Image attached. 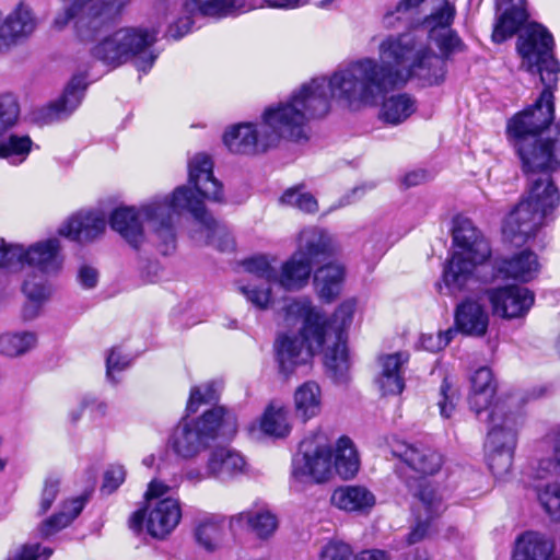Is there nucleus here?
I'll use <instances>...</instances> for the list:
<instances>
[{
    "label": "nucleus",
    "mask_w": 560,
    "mask_h": 560,
    "mask_svg": "<svg viewBox=\"0 0 560 560\" xmlns=\"http://www.w3.org/2000/svg\"><path fill=\"white\" fill-rule=\"evenodd\" d=\"M387 79L388 75L368 59L336 70L329 79H313L285 102L265 109L261 120L265 143L276 145L281 139L308 140L310 120L325 116L332 100L350 109L376 105Z\"/></svg>",
    "instance_id": "f257e3e1"
},
{
    "label": "nucleus",
    "mask_w": 560,
    "mask_h": 560,
    "mask_svg": "<svg viewBox=\"0 0 560 560\" xmlns=\"http://www.w3.org/2000/svg\"><path fill=\"white\" fill-rule=\"evenodd\" d=\"M355 301H343L328 322L306 298L290 301L284 307V325L296 328L280 334L276 341L278 361L284 372L305 364L315 353H324V364L331 377L342 382L349 370L343 330L351 322Z\"/></svg>",
    "instance_id": "f03ea898"
},
{
    "label": "nucleus",
    "mask_w": 560,
    "mask_h": 560,
    "mask_svg": "<svg viewBox=\"0 0 560 560\" xmlns=\"http://www.w3.org/2000/svg\"><path fill=\"white\" fill-rule=\"evenodd\" d=\"M440 55L431 50L428 44L415 33L388 35L378 44V61L365 57L388 75L380 92V98L389 90L405 84L417 77L429 85L439 84L445 77V60L466 51V44L452 27L428 34Z\"/></svg>",
    "instance_id": "7ed1b4c3"
},
{
    "label": "nucleus",
    "mask_w": 560,
    "mask_h": 560,
    "mask_svg": "<svg viewBox=\"0 0 560 560\" xmlns=\"http://www.w3.org/2000/svg\"><path fill=\"white\" fill-rule=\"evenodd\" d=\"M521 68L539 73L544 84L537 101L509 119L506 136L514 149L521 143L534 141L549 128L555 119L553 91L557 89L560 65L553 56V38L538 23L528 24L517 39Z\"/></svg>",
    "instance_id": "20e7f679"
},
{
    "label": "nucleus",
    "mask_w": 560,
    "mask_h": 560,
    "mask_svg": "<svg viewBox=\"0 0 560 560\" xmlns=\"http://www.w3.org/2000/svg\"><path fill=\"white\" fill-rule=\"evenodd\" d=\"M186 189L179 186L172 195L155 197L139 207H119L112 212L109 225L133 248L150 242L167 255L176 248L174 218L183 212L175 202L184 201Z\"/></svg>",
    "instance_id": "39448f33"
},
{
    "label": "nucleus",
    "mask_w": 560,
    "mask_h": 560,
    "mask_svg": "<svg viewBox=\"0 0 560 560\" xmlns=\"http://www.w3.org/2000/svg\"><path fill=\"white\" fill-rule=\"evenodd\" d=\"M213 164L203 153L196 154L188 163L189 184L197 194L187 186L184 201H176L177 208L189 212L195 219L191 237L199 244L212 245L221 252L234 248V240L226 226L217 222L209 214L203 200L220 201L223 197L222 185L213 176Z\"/></svg>",
    "instance_id": "423d86ee"
},
{
    "label": "nucleus",
    "mask_w": 560,
    "mask_h": 560,
    "mask_svg": "<svg viewBox=\"0 0 560 560\" xmlns=\"http://www.w3.org/2000/svg\"><path fill=\"white\" fill-rule=\"evenodd\" d=\"M559 207L560 192L551 176L541 174L530 178L526 197L503 220L504 240L515 246L524 245L557 219Z\"/></svg>",
    "instance_id": "0eeeda50"
},
{
    "label": "nucleus",
    "mask_w": 560,
    "mask_h": 560,
    "mask_svg": "<svg viewBox=\"0 0 560 560\" xmlns=\"http://www.w3.org/2000/svg\"><path fill=\"white\" fill-rule=\"evenodd\" d=\"M453 252L443 270V282L451 294L463 291L479 276L491 258V247L483 234L467 218H456L453 226Z\"/></svg>",
    "instance_id": "6e6552de"
},
{
    "label": "nucleus",
    "mask_w": 560,
    "mask_h": 560,
    "mask_svg": "<svg viewBox=\"0 0 560 560\" xmlns=\"http://www.w3.org/2000/svg\"><path fill=\"white\" fill-rule=\"evenodd\" d=\"M236 429L235 415L222 406H217L199 418H183L174 427L168 445L178 457L192 459L206 451L217 438L231 436Z\"/></svg>",
    "instance_id": "1a4fd4ad"
},
{
    "label": "nucleus",
    "mask_w": 560,
    "mask_h": 560,
    "mask_svg": "<svg viewBox=\"0 0 560 560\" xmlns=\"http://www.w3.org/2000/svg\"><path fill=\"white\" fill-rule=\"evenodd\" d=\"M156 38L155 28L121 27L97 43L92 52L108 66L118 67L131 61L138 71L145 73L158 58L152 49Z\"/></svg>",
    "instance_id": "9d476101"
},
{
    "label": "nucleus",
    "mask_w": 560,
    "mask_h": 560,
    "mask_svg": "<svg viewBox=\"0 0 560 560\" xmlns=\"http://www.w3.org/2000/svg\"><path fill=\"white\" fill-rule=\"evenodd\" d=\"M62 9L57 11L50 27L55 32L66 30L74 21L78 35L91 39L105 24L118 16L131 0H59Z\"/></svg>",
    "instance_id": "9b49d317"
},
{
    "label": "nucleus",
    "mask_w": 560,
    "mask_h": 560,
    "mask_svg": "<svg viewBox=\"0 0 560 560\" xmlns=\"http://www.w3.org/2000/svg\"><path fill=\"white\" fill-rule=\"evenodd\" d=\"M172 488L160 480H152L145 492L147 505L133 512L129 518V527L139 532L147 520L148 533L156 538L168 535L182 518V509L177 498L170 494Z\"/></svg>",
    "instance_id": "f8f14e48"
},
{
    "label": "nucleus",
    "mask_w": 560,
    "mask_h": 560,
    "mask_svg": "<svg viewBox=\"0 0 560 560\" xmlns=\"http://www.w3.org/2000/svg\"><path fill=\"white\" fill-rule=\"evenodd\" d=\"M508 400L498 401L488 416V465L494 476L504 477L511 469L516 445L518 417L506 408Z\"/></svg>",
    "instance_id": "ddd939ff"
},
{
    "label": "nucleus",
    "mask_w": 560,
    "mask_h": 560,
    "mask_svg": "<svg viewBox=\"0 0 560 560\" xmlns=\"http://www.w3.org/2000/svg\"><path fill=\"white\" fill-rule=\"evenodd\" d=\"M292 475L299 480L316 483L332 478V446L324 434H316L301 442L292 460Z\"/></svg>",
    "instance_id": "4468645a"
},
{
    "label": "nucleus",
    "mask_w": 560,
    "mask_h": 560,
    "mask_svg": "<svg viewBox=\"0 0 560 560\" xmlns=\"http://www.w3.org/2000/svg\"><path fill=\"white\" fill-rule=\"evenodd\" d=\"M10 257L16 259V270L28 266L40 276L38 278L59 275L65 265V253L61 241L57 236L39 240L24 246L16 244L10 250Z\"/></svg>",
    "instance_id": "2eb2a0df"
},
{
    "label": "nucleus",
    "mask_w": 560,
    "mask_h": 560,
    "mask_svg": "<svg viewBox=\"0 0 560 560\" xmlns=\"http://www.w3.org/2000/svg\"><path fill=\"white\" fill-rule=\"evenodd\" d=\"M552 455L541 458L535 469L537 498L551 517L560 520V429L548 435Z\"/></svg>",
    "instance_id": "dca6fc26"
},
{
    "label": "nucleus",
    "mask_w": 560,
    "mask_h": 560,
    "mask_svg": "<svg viewBox=\"0 0 560 560\" xmlns=\"http://www.w3.org/2000/svg\"><path fill=\"white\" fill-rule=\"evenodd\" d=\"M244 270L260 281L244 283L240 281L238 291L259 310H267L272 304L271 283L277 282V270L266 256H254L243 261Z\"/></svg>",
    "instance_id": "f3484780"
},
{
    "label": "nucleus",
    "mask_w": 560,
    "mask_h": 560,
    "mask_svg": "<svg viewBox=\"0 0 560 560\" xmlns=\"http://www.w3.org/2000/svg\"><path fill=\"white\" fill-rule=\"evenodd\" d=\"M39 26V18L26 1H20L7 15L0 11V52L30 39Z\"/></svg>",
    "instance_id": "a211bd4d"
},
{
    "label": "nucleus",
    "mask_w": 560,
    "mask_h": 560,
    "mask_svg": "<svg viewBox=\"0 0 560 560\" xmlns=\"http://www.w3.org/2000/svg\"><path fill=\"white\" fill-rule=\"evenodd\" d=\"M515 151L525 173L533 176L538 173L550 175L560 166V135L555 139L538 137L534 141L521 143Z\"/></svg>",
    "instance_id": "6ab92c4d"
},
{
    "label": "nucleus",
    "mask_w": 560,
    "mask_h": 560,
    "mask_svg": "<svg viewBox=\"0 0 560 560\" xmlns=\"http://www.w3.org/2000/svg\"><path fill=\"white\" fill-rule=\"evenodd\" d=\"M494 316L504 319L524 318L535 302V294L525 287L509 284L486 291Z\"/></svg>",
    "instance_id": "aec40b11"
},
{
    "label": "nucleus",
    "mask_w": 560,
    "mask_h": 560,
    "mask_svg": "<svg viewBox=\"0 0 560 560\" xmlns=\"http://www.w3.org/2000/svg\"><path fill=\"white\" fill-rule=\"evenodd\" d=\"M417 502L413 508L417 524L407 536L408 545L421 541L429 535L431 523L444 511V505L436 488L422 480L413 489Z\"/></svg>",
    "instance_id": "412c9836"
},
{
    "label": "nucleus",
    "mask_w": 560,
    "mask_h": 560,
    "mask_svg": "<svg viewBox=\"0 0 560 560\" xmlns=\"http://www.w3.org/2000/svg\"><path fill=\"white\" fill-rule=\"evenodd\" d=\"M497 390V384L493 378L492 371L488 368H480L470 377V393L468 396V404L470 409L480 416L486 412L487 416L492 411L494 405L498 401L508 400L511 404L505 410L514 412L517 417V409L520 407L521 398L516 395H509L506 397L498 399L493 405L492 398ZM485 421L488 423V417Z\"/></svg>",
    "instance_id": "4be33fe9"
},
{
    "label": "nucleus",
    "mask_w": 560,
    "mask_h": 560,
    "mask_svg": "<svg viewBox=\"0 0 560 560\" xmlns=\"http://www.w3.org/2000/svg\"><path fill=\"white\" fill-rule=\"evenodd\" d=\"M247 431L255 440L265 436L285 439L292 431L288 408L282 402L270 401L261 416L248 424Z\"/></svg>",
    "instance_id": "5701e85b"
},
{
    "label": "nucleus",
    "mask_w": 560,
    "mask_h": 560,
    "mask_svg": "<svg viewBox=\"0 0 560 560\" xmlns=\"http://www.w3.org/2000/svg\"><path fill=\"white\" fill-rule=\"evenodd\" d=\"M265 133L261 122L257 126L250 122L237 124L225 130L223 143L232 153L255 154L272 147L271 143H265Z\"/></svg>",
    "instance_id": "b1692460"
},
{
    "label": "nucleus",
    "mask_w": 560,
    "mask_h": 560,
    "mask_svg": "<svg viewBox=\"0 0 560 560\" xmlns=\"http://www.w3.org/2000/svg\"><path fill=\"white\" fill-rule=\"evenodd\" d=\"M408 359L409 355L405 352L378 357L374 383L382 395H398L404 390V366L408 362Z\"/></svg>",
    "instance_id": "393cba45"
},
{
    "label": "nucleus",
    "mask_w": 560,
    "mask_h": 560,
    "mask_svg": "<svg viewBox=\"0 0 560 560\" xmlns=\"http://www.w3.org/2000/svg\"><path fill=\"white\" fill-rule=\"evenodd\" d=\"M105 229L106 221L102 214L78 212L58 228V234L71 241L89 243L100 237Z\"/></svg>",
    "instance_id": "a878e982"
},
{
    "label": "nucleus",
    "mask_w": 560,
    "mask_h": 560,
    "mask_svg": "<svg viewBox=\"0 0 560 560\" xmlns=\"http://www.w3.org/2000/svg\"><path fill=\"white\" fill-rule=\"evenodd\" d=\"M206 468L209 478L225 481L245 474L247 463L238 451L228 446H219L209 453Z\"/></svg>",
    "instance_id": "bb28decb"
},
{
    "label": "nucleus",
    "mask_w": 560,
    "mask_h": 560,
    "mask_svg": "<svg viewBox=\"0 0 560 560\" xmlns=\"http://www.w3.org/2000/svg\"><path fill=\"white\" fill-rule=\"evenodd\" d=\"M393 454L421 475H434L443 465V456L424 445L397 443L393 448Z\"/></svg>",
    "instance_id": "cd10ccee"
},
{
    "label": "nucleus",
    "mask_w": 560,
    "mask_h": 560,
    "mask_svg": "<svg viewBox=\"0 0 560 560\" xmlns=\"http://www.w3.org/2000/svg\"><path fill=\"white\" fill-rule=\"evenodd\" d=\"M525 0H497L499 14L492 32L495 43H503L512 37L526 22L528 14Z\"/></svg>",
    "instance_id": "c85d7f7f"
},
{
    "label": "nucleus",
    "mask_w": 560,
    "mask_h": 560,
    "mask_svg": "<svg viewBox=\"0 0 560 560\" xmlns=\"http://www.w3.org/2000/svg\"><path fill=\"white\" fill-rule=\"evenodd\" d=\"M456 330L467 336L482 337L489 326V315L477 300L463 301L455 311Z\"/></svg>",
    "instance_id": "c756f323"
},
{
    "label": "nucleus",
    "mask_w": 560,
    "mask_h": 560,
    "mask_svg": "<svg viewBox=\"0 0 560 560\" xmlns=\"http://www.w3.org/2000/svg\"><path fill=\"white\" fill-rule=\"evenodd\" d=\"M540 262L536 253L529 249L521 250L510 258L500 260L495 268L504 278L521 282L535 279L540 271Z\"/></svg>",
    "instance_id": "7c9ffc66"
},
{
    "label": "nucleus",
    "mask_w": 560,
    "mask_h": 560,
    "mask_svg": "<svg viewBox=\"0 0 560 560\" xmlns=\"http://www.w3.org/2000/svg\"><path fill=\"white\" fill-rule=\"evenodd\" d=\"M294 417L303 423L318 417L323 409V393L314 381L298 386L292 397Z\"/></svg>",
    "instance_id": "2f4dec72"
},
{
    "label": "nucleus",
    "mask_w": 560,
    "mask_h": 560,
    "mask_svg": "<svg viewBox=\"0 0 560 560\" xmlns=\"http://www.w3.org/2000/svg\"><path fill=\"white\" fill-rule=\"evenodd\" d=\"M22 291L26 301L21 308V317L24 322L34 320L43 313L45 303L50 299L51 289L45 279L30 275L23 282Z\"/></svg>",
    "instance_id": "473e14b6"
},
{
    "label": "nucleus",
    "mask_w": 560,
    "mask_h": 560,
    "mask_svg": "<svg viewBox=\"0 0 560 560\" xmlns=\"http://www.w3.org/2000/svg\"><path fill=\"white\" fill-rule=\"evenodd\" d=\"M338 245L335 238L325 230L318 228H306L299 235L296 252L307 257L313 262L319 256L332 255L337 252Z\"/></svg>",
    "instance_id": "72a5a7b5"
},
{
    "label": "nucleus",
    "mask_w": 560,
    "mask_h": 560,
    "mask_svg": "<svg viewBox=\"0 0 560 560\" xmlns=\"http://www.w3.org/2000/svg\"><path fill=\"white\" fill-rule=\"evenodd\" d=\"M335 506L347 512L368 513L376 502L375 495L363 486L337 488L331 495Z\"/></svg>",
    "instance_id": "f704fd0d"
},
{
    "label": "nucleus",
    "mask_w": 560,
    "mask_h": 560,
    "mask_svg": "<svg viewBox=\"0 0 560 560\" xmlns=\"http://www.w3.org/2000/svg\"><path fill=\"white\" fill-rule=\"evenodd\" d=\"M417 110L416 100L407 93L385 97L378 110V119L390 126L405 122Z\"/></svg>",
    "instance_id": "c9c22d12"
},
{
    "label": "nucleus",
    "mask_w": 560,
    "mask_h": 560,
    "mask_svg": "<svg viewBox=\"0 0 560 560\" xmlns=\"http://www.w3.org/2000/svg\"><path fill=\"white\" fill-rule=\"evenodd\" d=\"M312 261L302 256V252H295L282 267L280 275L277 273V282L285 290H299L303 288L312 272Z\"/></svg>",
    "instance_id": "e433bc0d"
},
{
    "label": "nucleus",
    "mask_w": 560,
    "mask_h": 560,
    "mask_svg": "<svg viewBox=\"0 0 560 560\" xmlns=\"http://www.w3.org/2000/svg\"><path fill=\"white\" fill-rule=\"evenodd\" d=\"M346 270L341 264H327L318 268L314 276L315 289L322 300L331 302L342 288Z\"/></svg>",
    "instance_id": "4c0bfd02"
},
{
    "label": "nucleus",
    "mask_w": 560,
    "mask_h": 560,
    "mask_svg": "<svg viewBox=\"0 0 560 560\" xmlns=\"http://www.w3.org/2000/svg\"><path fill=\"white\" fill-rule=\"evenodd\" d=\"M185 10L191 15L223 18L245 10V0H185Z\"/></svg>",
    "instance_id": "58836bf2"
},
{
    "label": "nucleus",
    "mask_w": 560,
    "mask_h": 560,
    "mask_svg": "<svg viewBox=\"0 0 560 560\" xmlns=\"http://www.w3.org/2000/svg\"><path fill=\"white\" fill-rule=\"evenodd\" d=\"M552 544L537 533H526L521 536L513 552L514 560H560L550 557Z\"/></svg>",
    "instance_id": "ea45409f"
},
{
    "label": "nucleus",
    "mask_w": 560,
    "mask_h": 560,
    "mask_svg": "<svg viewBox=\"0 0 560 560\" xmlns=\"http://www.w3.org/2000/svg\"><path fill=\"white\" fill-rule=\"evenodd\" d=\"M232 527L247 526L258 537H269L276 530L278 522L276 516L267 510L244 511L231 517Z\"/></svg>",
    "instance_id": "a19ab883"
},
{
    "label": "nucleus",
    "mask_w": 560,
    "mask_h": 560,
    "mask_svg": "<svg viewBox=\"0 0 560 560\" xmlns=\"http://www.w3.org/2000/svg\"><path fill=\"white\" fill-rule=\"evenodd\" d=\"M334 475L342 479L353 478L360 468V459L352 441L342 436L338 440L336 450H332Z\"/></svg>",
    "instance_id": "79ce46f5"
},
{
    "label": "nucleus",
    "mask_w": 560,
    "mask_h": 560,
    "mask_svg": "<svg viewBox=\"0 0 560 560\" xmlns=\"http://www.w3.org/2000/svg\"><path fill=\"white\" fill-rule=\"evenodd\" d=\"M33 141L26 135L3 132L0 136V160L10 165H20L26 161L32 151Z\"/></svg>",
    "instance_id": "37998d69"
},
{
    "label": "nucleus",
    "mask_w": 560,
    "mask_h": 560,
    "mask_svg": "<svg viewBox=\"0 0 560 560\" xmlns=\"http://www.w3.org/2000/svg\"><path fill=\"white\" fill-rule=\"evenodd\" d=\"M85 89V77L82 74L74 75L60 98L50 105V110L56 118H62L71 114L80 105Z\"/></svg>",
    "instance_id": "c03bdc74"
},
{
    "label": "nucleus",
    "mask_w": 560,
    "mask_h": 560,
    "mask_svg": "<svg viewBox=\"0 0 560 560\" xmlns=\"http://www.w3.org/2000/svg\"><path fill=\"white\" fill-rule=\"evenodd\" d=\"M37 345V335L28 330L4 331L0 334V354L8 358H19Z\"/></svg>",
    "instance_id": "a18cd8bd"
},
{
    "label": "nucleus",
    "mask_w": 560,
    "mask_h": 560,
    "mask_svg": "<svg viewBox=\"0 0 560 560\" xmlns=\"http://www.w3.org/2000/svg\"><path fill=\"white\" fill-rule=\"evenodd\" d=\"M85 501L83 498H74L68 502H66L62 506V510L46 520L40 525V533L43 536H50L56 532L68 526L83 510Z\"/></svg>",
    "instance_id": "49530a36"
},
{
    "label": "nucleus",
    "mask_w": 560,
    "mask_h": 560,
    "mask_svg": "<svg viewBox=\"0 0 560 560\" xmlns=\"http://www.w3.org/2000/svg\"><path fill=\"white\" fill-rule=\"evenodd\" d=\"M456 16L455 4L448 0H434L430 14L423 20L428 34L451 28Z\"/></svg>",
    "instance_id": "de8ad7c7"
},
{
    "label": "nucleus",
    "mask_w": 560,
    "mask_h": 560,
    "mask_svg": "<svg viewBox=\"0 0 560 560\" xmlns=\"http://www.w3.org/2000/svg\"><path fill=\"white\" fill-rule=\"evenodd\" d=\"M195 536L205 549H217L224 536V521L218 516L205 517L197 525Z\"/></svg>",
    "instance_id": "09e8293b"
},
{
    "label": "nucleus",
    "mask_w": 560,
    "mask_h": 560,
    "mask_svg": "<svg viewBox=\"0 0 560 560\" xmlns=\"http://www.w3.org/2000/svg\"><path fill=\"white\" fill-rule=\"evenodd\" d=\"M221 383L212 381L190 389L189 399L187 401V413H195L201 405L217 401L221 392Z\"/></svg>",
    "instance_id": "8fccbe9b"
},
{
    "label": "nucleus",
    "mask_w": 560,
    "mask_h": 560,
    "mask_svg": "<svg viewBox=\"0 0 560 560\" xmlns=\"http://www.w3.org/2000/svg\"><path fill=\"white\" fill-rule=\"evenodd\" d=\"M20 117V106L13 94H0V136L16 126Z\"/></svg>",
    "instance_id": "3c124183"
},
{
    "label": "nucleus",
    "mask_w": 560,
    "mask_h": 560,
    "mask_svg": "<svg viewBox=\"0 0 560 560\" xmlns=\"http://www.w3.org/2000/svg\"><path fill=\"white\" fill-rule=\"evenodd\" d=\"M283 205L296 208L305 213H314L318 210L315 197L300 188L288 189L281 197Z\"/></svg>",
    "instance_id": "603ef678"
},
{
    "label": "nucleus",
    "mask_w": 560,
    "mask_h": 560,
    "mask_svg": "<svg viewBox=\"0 0 560 560\" xmlns=\"http://www.w3.org/2000/svg\"><path fill=\"white\" fill-rule=\"evenodd\" d=\"M425 0H399L397 4L385 12L382 23L386 28H396L405 20V15L417 9Z\"/></svg>",
    "instance_id": "864d4df0"
},
{
    "label": "nucleus",
    "mask_w": 560,
    "mask_h": 560,
    "mask_svg": "<svg viewBox=\"0 0 560 560\" xmlns=\"http://www.w3.org/2000/svg\"><path fill=\"white\" fill-rule=\"evenodd\" d=\"M457 330L448 328L444 331L427 332L420 337V345L427 351L438 352L444 349L455 337Z\"/></svg>",
    "instance_id": "5fc2aeb1"
},
{
    "label": "nucleus",
    "mask_w": 560,
    "mask_h": 560,
    "mask_svg": "<svg viewBox=\"0 0 560 560\" xmlns=\"http://www.w3.org/2000/svg\"><path fill=\"white\" fill-rule=\"evenodd\" d=\"M130 364V359L122 354L118 348L110 349L106 358V376L109 382L117 384L118 381L115 377L116 373L126 370Z\"/></svg>",
    "instance_id": "6e6d98bb"
},
{
    "label": "nucleus",
    "mask_w": 560,
    "mask_h": 560,
    "mask_svg": "<svg viewBox=\"0 0 560 560\" xmlns=\"http://www.w3.org/2000/svg\"><path fill=\"white\" fill-rule=\"evenodd\" d=\"M351 547L337 539L328 541L322 549L320 560H352Z\"/></svg>",
    "instance_id": "4d7b16f0"
},
{
    "label": "nucleus",
    "mask_w": 560,
    "mask_h": 560,
    "mask_svg": "<svg viewBox=\"0 0 560 560\" xmlns=\"http://www.w3.org/2000/svg\"><path fill=\"white\" fill-rule=\"evenodd\" d=\"M60 480L57 477L49 476L44 481V487L39 497L38 514H45L55 502L59 493Z\"/></svg>",
    "instance_id": "13d9d810"
},
{
    "label": "nucleus",
    "mask_w": 560,
    "mask_h": 560,
    "mask_svg": "<svg viewBox=\"0 0 560 560\" xmlns=\"http://www.w3.org/2000/svg\"><path fill=\"white\" fill-rule=\"evenodd\" d=\"M441 400L438 402L443 418H450L458 399L457 390L445 378L441 385Z\"/></svg>",
    "instance_id": "bf43d9fd"
},
{
    "label": "nucleus",
    "mask_w": 560,
    "mask_h": 560,
    "mask_svg": "<svg viewBox=\"0 0 560 560\" xmlns=\"http://www.w3.org/2000/svg\"><path fill=\"white\" fill-rule=\"evenodd\" d=\"M126 470L120 465L110 466L104 475L102 490L107 493L114 492L125 480Z\"/></svg>",
    "instance_id": "052dcab7"
},
{
    "label": "nucleus",
    "mask_w": 560,
    "mask_h": 560,
    "mask_svg": "<svg viewBox=\"0 0 560 560\" xmlns=\"http://www.w3.org/2000/svg\"><path fill=\"white\" fill-rule=\"evenodd\" d=\"M52 553V550L39 545H26L15 556L14 560H38L40 557L47 560Z\"/></svg>",
    "instance_id": "680f3d73"
},
{
    "label": "nucleus",
    "mask_w": 560,
    "mask_h": 560,
    "mask_svg": "<svg viewBox=\"0 0 560 560\" xmlns=\"http://www.w3.org/2000/svg\"><path fill=\"white\" fill-rule=\"evenodd\" d=\"M77 279L83 289H93L98 282V271L95 267L83 264L78 269Z\"/></svg>",
    "instance_id": "e2e57ef3"
},
{
    "label": "nucleus",
    "mask_w": 560,
    "mask_h": 560,
    "mask_svg": "<svg viewBox=\"0 0 560 560\" xmlns=\"http://www.w3.org/2000/svg\"><path fill=\"white\" fill-rule=\"evenodd\" d=\"M84 409H89L90 412L95 417H103L107 412V404L94 398L84 399L80 406V409L77 412H72V421H78Z\"/></svg>",
    "instance_id": "0e129e2a"
},
{
    "label": "nucleus",
    "mask_w": 560,
    "mask_h": 560,
    "mask_svg": "<svg viewBox=\"0 0 560 560\" xmlns=\"http://www.w3.org/2000/svg\"><path fill=\"white\" fill-rule=\"evenodd\" d=\"M191 26L192 19L190 16L179 18L168 26L167 36L173 39H179L190 32Z\"/></svg>",
    "instance_id": "69168bd1"
},
{
    "label": "nucleus",
    "mask_w": 560,
    "mask_h": 560,
    "mask_svg": "<svg viewBox=\"0 0 560 560\" xmlns=\"http://www.w3.org/2000/svg\"><path fill=\"white\" fill-rule=\"evenodd\" d=\"M15 244H8L3 240H0V268L4 267L8 269L16 270V259L10 257V250Z\"/></svg>",
    "instance_id": "338daca9"
},
{
    "label": "nucleus",
    "mask_w": 560,
    "mask_h": 560,
    "mask_svg": "<svg viewBox=\"0 0 560 560\" xmlns=\"http://www.w3.org/2000/svg\"><path fill=\"white\" fill-rule=\"evenodd\" d=\"M357 560H392V557L387 551L369 549L361 551Z\"/></svg>",
    "instance_id": "774afa93"
}]
</instances>
